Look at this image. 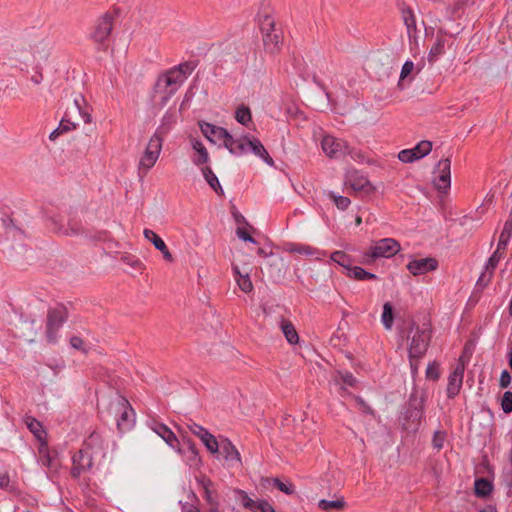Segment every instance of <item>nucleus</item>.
Listing matches in <instances>:
<instances>
[{
  "label": "nucleus",
  "instance_id": "f257e3e1",
  "mask_svg": "<svg viewBox=\"0 0 512 512\" xmlns=\"http://www.w3.org/2000/svg\"><path fill=\"white\" fill-rule=\"evenodd\" d=\"M427 400L426 390L414 387L408 400L401 406L398 422L403 431L415 434L421 426Z\"/></svg>",
  "mask_w": 512,
  "mask_h": 512
},
{
  "label": "nucleus",
  "instance_id": "f03ea898",
  "mask_svg": "<svg viewBox=\"0 0 512 512\" xmlns=\"http://www.w3.org/2000/svg\"><path fill=\"white\" fill-rule=\"evenodd\" d=\"M414 330L415 333L411 338L408 347V354H411L414 357H424L432 337L431 323L428 320L423 322L422 326H418L415 321H411L407 327L408 334L412 333Z\"/></svg>",
  "mask_w": 512,
  "mask_h": 512
},
{
  "label": "nucleus",
  "instance_id": "7ed1b4c3",
  "mask_svg": "<svg viewBox=\"0 0 512 512\" xmlns=\"http://www.w3.org/2000/svg\"><path fill=\"white\" fill-rule=\"evenodd\" d=\"M117 16V10L106 12L95 21L90 33V38L97 45L98 50L106 51L108 49L114 20Z\"/></svg>",
  "mask_w": 512,
  "mask_h": 512
},
{
  "label": "nucleus",
  "instance_id": "20e7f679",
  "mask_svg": "<svg viewBox=\"0 0 512 512\" xmlns=\"http://www.w3.org/2000/svg\"><path fill=\"white\" fill-rule=\"evenodd\" d=\"M401 249L400 243L393 238H383L375 242L363 254V263L369 265L378 258H391Z\"/></svg>",
  "mask_w": 512,
  "mask_h": 512
},
{
  "label": "nucleus",
  "instance_id": "39448f33",
  "mask_svg": "<svg viewBox=\"0 0 512 512\" xmlns=\"http://www.w3.org/2000/svg\"><path fill=\"white\" fill-rule=\"evenodd\" d=\"M68 316V309L63 304L59 303L55 307L48 309L46 320V337L49 343H56L57 332L67 321Z\"/></svg>",
  "mask_w": 512,
  "mask_h": 512
},
{
  "label": "nucleus",
  "instance_id": "423d86ee",
  "mask_svg": "<svg viewBox=\"0 0 512 512\" xmlns=\"http://www.w3.org/2000/svg\"><path fill=\"white\" fill-rule=\"evenodd\" d=\"M181 73L175 68H171L166 73L160 75L156 81L154 90L155 93L163 89L164 96L161 99V104L165 105L170 97L176 92L178 87L183 83Z\"/></svg>",
  "mask_w": 512,
  "mask_h": 512
},
{
  "label": "nucleus",
  "instance_id": "0eeeda50",
  "mask_svg": "<svg viewBox=\"0 0 512 512\" xmlns=\"http://www.w3.org/2000/svg\"><path fill=\"white\" fill-rule=\"evenodd\" d=\"M161 129L162 127L158 128L150 138L145 152L140 159L139 170L143 169L145 173L155 165L160 155L165 134V131H161Z\"/></svg>",
  "mask_w": 512,
  "mask_h": 512
},
{
  "label": "nucleus",
  "instance_id": "6e6552de",
  "mask_svg": "<svg viewBox=\"0 0 512 512\" xmlns=\"http://www.w3.org/2000/svg\"><path fill=\"white\" fill-rule=\"evenodd\" d=\"M215 455L228 469H237L242 465L239 451L228 438H220L219 450Z\"/></svg>",
  "mask_w": 512,
  "mask_h": 512
},
{
  "label": "nucleus",
  "instance_id": "1a4fd4ad",
  "mask_svg": "<svg viewBox=\"0 0 512 512\" xmlns=\"http://www.w3.org/2000/svg\"><path fill=\"white\" fill-rule=\"evenodd\" d=\"M321 146L323 152L329 158L334 159H340L353 152V149L350 148L345 140L330 135L323 137Z\"/></svg>",
  "mask_w": 512,
  "mask_h": 512
},
{
  "label": "nucleus",
  "instance_id": "9d476101",
  "mask_svg": "<svg viewBox=\"0 0 512 512\" xmlns=\"http://www.w3.org/2000/svg\"><path fill=\"white\" fill-rule=\"evenodd\" d=\"M234 493L236 501L252 512H275L273 506L266 500H254L247 494V492L240 489L235 490Z\"/></svg>",
  "mask_w": 512,
  "mask_h": 512
},
{
  "label": "nucleus",
  "instance_id": "9b49d317",
  "mask_svg": "<svg viewBox=\"0 0 512 512\" xmlns=\"http://www.w3.org/2000/svg\"><path fill=\"white\" fill-rule=\"evenodd\" d=\"M92 452L81 448L72 458L71 475L78 478L82 473L88 472L93 467Z\"/></svg>",
  "mask_w": 512,
  "mask_h": 512
},
{
  "label": "nucleus",
  "instance_id": "f8f14e48",
  "mask_svg": "<svg viewBox=\"0 0 512 512\" xmlns=\"http://www.w3.org/2000/svg\"><path fill=\"white\" fill-rule=\"evenodd\" d=\"M431 150L432 142L428 140H422L414 148L400 151L398 154V159L403 163H413L414 161L428 155Z\"/></svg>",
  "mask_w": 512,
  "mask_h": 512
},
{
  "label": "nucleus",
  "instance_id": "ddd939ff",
  "mask_svg": "<svg viewBox=\"0 0 512 512\" xmlns=\"http://www.w3.org/2000/svg\"><path fill=\"white\" fill-rule=\"evenodd\" d=\"M199 127L205 138L213 144L223 141L224 139L231 142V134L223 127L205 121H200Z\"/></svg>",
  "mask_w": 512,
  "mask_h": 512
},
{
  "label": "nucleus",
  "instance_id": "4468645a",
  "mask_svg": "<svg viewBox=\"0 0 512 512\" xmlns=\"http://www.w3.org/2000/svg\"><path fill=\"white\" fill-rule=\"evenodd\" d=\"M439 175L434 178L433 182L439 192H446L451 185V160L445 158L438 163Z\"/></svg>",
  "mask_w": 512,
  "mask_h": 512
},
{
  "label": "nucleus",
  "instance_id": "2eb2a0df",
  "mask_svg": "<svg viewBox=\"0 0 512 512\" xmlns=\"http://www.w3.org/2000/svg\"><path fill=\"white\" fill-rule=\"evenodd\" d=\"M120 417L117 419V428L120 432L129 430L134 424V411L125 398H121L118 403Z\"/></svg>",
  "mask_w": 512,
  "mask_h": 512
},
{
  "label": "nucleus",
  "instance_id": "dca6fc26",
  "mask_svg": "<svg viewBox=\"0 0 512 512\" xmlns=\"http://www.w3.org/2000/svg\"><path fill=\"white\" fill-rule=\"evenodd\" d=\"M51 229L58 234L65 236H78L85 233V229L82 223L76 219H69L67 223V227L62 225L58 220L52 218L51 219Z\"/></svg>",
  "mask_w": 512,
  "mask_h": 512
},
{
  "label": "nucleus",
  "instance_id": "f3484780",
  "mask_svg": "<svg viewBox=\"0 0 512 512\" xmlns=\"http://www.w3.org/2000/svg\"><path fill=\"white\" fill-rule=\"evenodd\" d=\"M406 267L411 274L417 276L436 270L438 268V261L433 257L414 259Z\"/></svg>",
  "mask_w": 512,
  "mask_h": 512
},
{
  "label": "nucleus",
  "instance_id": "a211bd4d",
  "mask_svg": "<svg viewBox=\"0 0 512 512\" xmlns=\"http://www.w3.org/2000/svg\"><path fill=\"white\" fill-rule=\"evenodd\" d=\"M152 430L157 433L171 448L176 449L178 453H185L180 447V440L175 433L165 424L154 422Z\"/></svg>",
  "mask_w": 512,
  "mask_h": 512
},
{
  "label": "nucleus",
  "instance_id": "6ab92c4d",
  "mask_svg": "<svg viewBox=\"0 0 512 512\" xmlns=\"http://www.w3.org/2000/svg\"><path fill=\"white\" fill-rule=\"evenodd\" d=\"M464 370V364L459 363L449 375L447 384V397L449 399H453L458 395L463 383Z\"/></svg>",
  "mask_w": 512,
  "mask_h": 512
},
{
  "label": "nucleus",
  "instance_id": "aec40b11",
  "mask_svg": "<svg viewBox=\"0 0 512 512\" xmlns=\"http://www.w3.org/2000/svg\"><path fill=\"white\" fill-rule=\"evenodd\" d=\"M244 139L247 141V149L249 148L253 154L260 157L268 165H274L272 157L258 138H250L248 135H244Z\"/></svg>",
  "mask_w": 512,
  "mask_h": 512
},
{
  "label": "nucleus",
  "instance_id": "412c9836",
  "mask_svg": "<svg viewBox=\"0 0 512 512\" xmlns=\"http://www.w3.org/2000/svg\"><path fill=\"white\" fill-rule=\"evenodd\" d=\"M143 234H144V237L148 241H150L157 250H159L162 253L163 258L167 262L171 263V262L174 261V258L172 256V254L170 253L168 247L166 246L165 242L163 241V239L158 234H156L151 229H145Z\"/></svg>",
  "mask_w": 512,
  "mask_h": 512
},
{
  "label": "nucleus",
  "instance_id": "4be33fe9",
  "mask_svg": "<svg viewBox=\"0 0 512 512\" xmlns=\"http://www.w3.org/2000/svg\"><path fill=\"white\" fill-rule=\"evenodd\" d=\"M263 44L265 50L270 54H276L281 50L283 44L282 32L274 31V33L265 32L263 36Z\"/></svg>",
  "mask_w": 512,
  "mask_h": 512
},
{
  "label": "nucleus",
  "instance_id": "5701e85b",
  "mask_svg": "<svg viewBox=\"0 0 512 512\" xmlns=\"http://www.w3.org/2000/svg\"><path fill=\"white\" fill-rule=\"evenodd\" d=\"M446 31L439 29L436 36V41L432 45L429 54H428V62L434 63L436 60L445 53V45H446Z\"/></svg>",
  "mask_w": 512,
  "mask_h": 512
},
{
  "label": "nucleus",
  "instance_id": "b1692460",
  "mask_svg": "<svg viewBox=\"0 0 512 512\" xmlns=\"http://www.w3.org/2000/svg\"><path fill=\"white\" fill-rule=\"evenodd\" d=\"M82 448L92 452L94 456L99 454L104 455L103 440L101 435L97 432L91 433L89 437L85 439Z\"/></svg>",
  "mask_w": 512,
  "mask_h": 512
},
{
  "label": "nucleus",
  "instance_id": "393cba45",
  "mask_svg": "<svg viewBox=\"0 0 512 512\" xmlns=\"http://www.w3.org/2000/svg\"><path fill=\"white\" fill-rule=\"evenodd\" d=\"M403 21L407 28V34L410 43L412 41H416L417 39V27H416V18L414 12L411 8H405L402 11Z\"/></svg>",
  "mask_w": 512,
  "mask_h": 512
},
{
  "label": "nucleus",
  "instance_id": "a878e982",
  "mask_svg": "<svg viewBox=\"0 0 512 512\" xmlns=\"http://www.w3.org/2000/svg\"><path fill=\"white\" fill-rule=\"evenodd\" d=\"M345 506L346 502L343 496H336L332 500L321 499L318 502V507L325 512L342 511Z\"/></svg>",
  "mask_w": 512,
  "mask_h": 512
},
{
  "label": "nucleus",
  "instance_id": "bb28decb",
  "mask_svg": "<svg viewBox=\"0 0 512 512\" xmlns=\"http://www.w3.org/2000/svg\"><path fill=\"white\" fill-rule=\"evenodd\" d=\"M231 142L227 139L223 140V146L228 149L231 154L241 155L247 152V141L244 139V136L240 139H235L231 135Z\"/></svg>",
  "mask_w": 512,
  "mask_h": 512
},
{
  "label": "nucleus",
  "instance_id": "cd10ccee",
  "mask_svg": "<svg viewBox=\"0 0 512 512\" xmlns=\"http://www.w3.org/2000/svg\"><path fill=\"white\" fill-rule=\"evenodd\" d=\"M191 143L193 149L198 154L195 158H193V163L197 166L207 163L209 161V154L203 143L197 139H193Z\"/></svg>",
  "mask_w": 512,
  "mask_h": 512
},
{
  "label": "nucleus",
  "instance_id": "c85d7f7f",
  "mask_svg": "<svg viewBox=\"0 0 512 512\" xmlns=\"http://www.w3.org/2000/svg\"><path fill=\"white\" fill-rule=\"evenodd\" d=\"M347 276L357 281L376 280V274L366 271L360 266H351L347 271Z\"/></svg>",
  "mask_w": 512,
  "mask_h": 512
},
{
  "label": "nucleus",
  "instance_id": "c756f323",
  "mask_svg": "<svg viewBox=\"0 0 512 512\" xmlns=\"http://www.w3.org/2000/svg\"><path fill=\"white\" fill-rule=\"evenodd\" d=\"M203 176L209 186L220 196L224 195V191L220 185V182L217 176L214 174L212 169L209 166L202 168Z\"/></svg>",
  "mask_w": 512,
  "mask_h": 512
},
{
  "label": "nucleus",
  "instance_id": "7c9ffc66",
  "mask_svg": "<svg viewBox=\"0 0 512 512\" xmlns=\"http://www.w3.org/2000/svg\"><path fill=\"white\" fill-rule=\"evenodd\" d=\"M73 109L78 111V113L81 115L85 123L91 122V114L89 112L88 105L86 103L85 98L81 94H78L74 98Z\"/></svg>",
  "mask_w": 512,
  "mask_h": 512
},
{
  "label": "nucleus",
  "instance_id": "2f4dec72",
  "mask_svg": "<svg viewBox=\"0 0 512 512\" xmlns=\"http://www.w3.org/2000/svg\"><path fill=\"white\" fill-rule=\"evenodd\" d=\"M281 330L286 338V340L290 344H296L299 341L298 333L295 329L293 323L289 320L282 319L281 321Z\"/></svg>",
  "mask_w": 512,
  "mask_h": 512
},
{
  "label": "nucleus",
  "instance_id": "473e14b6",
  "mask_svg": "<svg viewBox=\"0 0 512 512\" xmlns=\"http://www.w3.org/2000/svg\"><path fill=\"white\" fill-rule=\"evenodd\" d=\"M235 119L238 123L248 127L249 123L252 122V113L248 106L241 104L235 111Z\"/></svg>",
  "mask_w": 512,
  "mask_h": 512
},
{
  "label": "nucleus",
  "instance_id": "72a5a7b5",
  "mask_svg": "<svg viewBox=\"0 0 512 512\" xmlns=\"http://www.w3.org/2000/svg\"><path fill=\"white\" fill-rule=\"evenodd\" d=\"M330 258L333 262L342 266L347 271L349 270V268L352 266V263H353L351 256L348 255L347 253H345L344 251H340V250L334 251L331 254Z\"/></svg>",
  "mask_w": 512,
  "mask_h": 512
},
{
  "label": "nucleus",
  "instance_id": "f704fd0d",
  "mask_svg": "<svg viewBox=\"0 0 512 512\" xmlns=\"http://www.w3.org/2000/svg\"><path fill=\"white\" fill-rule=\"evenodd\" d=\"M25 423H26L28 429L30 430V432H32L37 439L41 440L43 434H45V431H44V428H43V425L41 424V422H39L32 416H26Z\"/></svg>",
  "mask_w": 512,
  "mask_h": 512
},
{
  "label": "nucleus",
  "instance_id": "c9c22d12",
  "mask_svg": "<svg viewBox=\"0 0 512 512\" xmlns=\"http://www.w3.org/2000/svg\"><path fill=\"white\" fill-rule=\"evenodd\" d=\"M286 250L290 253H298L302 255H314L318 252L316 248H313L309 245L296 243H288Z\"/></svg>",
  "mask_w": 512,
  "mask_h": 512
},
{
  "label": "nucleus",
  "instance_id": "e433bc0d",
  "mask_svg": "<svg viewBox=\"0 0 512 512\" xmlns=\"http://www.w3.org/2000/svg\"><path fill=\"white\" fill-rule=\"evenodd\" d=\"M200 440L212 455H215L219 450L220 441H218L209 431L205 432L204 436H202Z\"/></svg>",
  "mask_w": 512,
  "mask_h": 512
},
{
  "label": "nucleus",
  "instance_id": "4c0bfd02",
  "mask_svg": "<svg viewBox=\"0 0 512 512\" xmlns=\"http://www.w3.org/2000/svg\"><path fill=\"white\" fill-rule=\"evenodd\" d=\"M184 451L185 453L181 454L185 456L186 461L190 467H197L199 464H201V457L196 445L191 446V448H186Z\"/></svg>",
  "mask_w": 512,
  "mask_h": 512
},
{
  "label": "nucleus",
  "instance_id": "58836bf2",
  "mask_svg": "<svg viewBox=\"0 0 512 512\" xmlns=\"http://www.w3.org/2000/svg\"><path fill=\"white\" fill-rule=\"evenodd\" d=\"M381 320H382L384 327L387 330H390L392 328V325L394 322V310H393V306L390 302L384 303Z\"/></svg>",
  "mask_w": 512,
  "mask_h": 512
},
{
  "label": "nucleus",
  "instance_id": "ea45409f",
  "mask_svg": "<svg viewBox=\"0 0 512 512\" xmlns=\"http://www.w3.org/2000/svg\"><path fill=\"white\" fill-rule=\"evenodd\" d=\"M76 128V124L63 118L58 126V128H56L55 130H53L50 135H49V139L50 140H55L60 134L64 133V132H68L72 129H75Z\"/></svg>",
  "mask_w": 512,
  "mask_h": 512
},
{
  "label": "nucleus",
  "instance_id": "a19ab883",
  "mask_svg": "<svg viewBox=\"0 0 512 512\" xmlns=\"http://www.w3.org/2000/svg\"><path fill=\"white\" fill-rule=\"evenodd\" d=\"M269 267H270V270H269L270 275L272 277L280 278L283 275L284 268H285L283 258L276 257L275 259H273L270 262Z\"/></svg>",
  "mask_w": 512,
  "mask_h": 512
},
{
  "label": "nucleus",
  "instance_id": "79ce46f5",
  "mask_svg": "<svg viewBox=\"0 0 512 512\" xmlns=\"http://www.w3.org/2000/svg\"><path fill=\"white\" fill-rule=\"evenodd\" d=\"M493 482H474V491L476 496L485 498L489 496L493 490Z\"/></svg>",
  "mask_w": 512,
  "mask_h": 512
},
{
  "label": "nucleus",
  "instance_id": "37998d69",
  "mask_svg": "<svg viewBox=\"0 0 512 512\" xmlns=\"http://www.w3.org/2000/svg\"><path fill=\"white\" fill-rule=\"evenodd\" d=\"M447 438V432L445 430H436L432 437V446L437 451H440L444 447V443Z\"/></svg>",
  "mask_w": 512,
  "mask_h": 512
},
{
  "label": "nucleus",
  "instance_id": "c03bdc74",
  "mask_svg": "<svg viewBox=\"0 0 512 512\" xmlns=\"http://www.w3.org/2000/svg\"><path fill=\"white\" fill-rule=\"evenodd\" d=\"M329 198L333 200L337 208L340 210H346L351 203L348 197L336 195L334 192L329 193Z\"/></svg>",
  "mask_w": 512,
  "mask_h": 512
},
{
  "label": "nucleus",
  "instance_id": "a18cd8bd",
  "mask_svg": "<svg viewBox=\"0 0 512 512\" xmlns=\"http://www.w3.org/2000/svg\"><path fill=\"white\" fill-rule=\"evenodd\" d=\"M236 282L239 289L244 293H250L253 290V283L251 281L249 273L247 272L243 276H240V278Z\"/></svg>",
  "mask_w": 512,
  "mask_h": 512
},
{
  "label": "nucleus",
  "instance_id": "49530a36",
  "mask_svg": "<svg viewBox=\"0 0 512 512\" xmlns=\"http://www.w3.org/2000/svg\"><path fill=\"white\" fill-rule=\"evenodd\" d=\"M502 257H503V252L494 251V253L489 257V259L486 263L485 270L487 272L494 273V271L497 268V265H498L499 261L502 259Z\"/></svg>",
  "mask_w": 512,
  "mask_h": 512
},
{
  "label": "nucleus",
  "instance_id": "de8ad7c7",
  "mask_svg": "<svg viewBox=\"0 0 512 512\" xmlns=\"http://www.w3.org/2000/svg\"><path fill=\"white\" fill-rule=\"evenodd\" d=\"M351 188L355 191H365L370 192L373 190V187L368 179L366 178H359L351 183Z\"/></svg>",
  "mask_w": 512,
  "mask_h": 512
},
{
  "label": "nucleus",
  "instance_id": "09e8293b",
  "mask_svg": "<svg viewBox=\"0 0 512 512\" xmlns=\"http://www.w3.org/2000/svg\"><path fill=\"white\" fill-rule=\"evenodd\" d=\"M440 377L439 364L436 361L429 363L426 369V378L428 380L436 381Z\"/></svg>",
  "mask_w": 512,
  "mask_h": 512
},
{
  "label": "nucleus",
  "instance_id": "8fccbe9b",
  "mask_svg": "<svg viewBox=\"0 0 512 512\" xmlns=\"http://www.w3.org/2000/svg\"><path fill=\"white\" fill-rule=\"evenodd\" d=\"M501 408L506 414L512 412V391L504 392L501 398Z\"/></svg>",
  "mask_w": 512,
  "mask_h": 512
},
{
  "label": "nucleus",
  "instance_id": "3c124183",
  "mask_svg": "<svg viewBox=\"0 0 512 512\" xmlns=\"http://www.w3.org/2000/svg\"><path fill=\"white\" fill-rule=\"evenodd\" d=\"M260 29L262 34L264 35L265 32L274 33V31H278L275 28V22L272 17L265 16L264 19L261 21Z\"/></svg>",
  "mask_w": 512,
  "mask_h": 512
},
{
  "label": "nucleus",
  "instance_id": "603ef678",
  "mask_svg": "<svg viewBox=\"0 0 512 512\" xmlns=\"http://www.w3.org/2000/svg\"><path fill=\"white\" fill-rule=\"evenodd\" d=\"M180 433V447L183 449L191 448V446L196 445L195 442L191 439V437L188 436V432L184 430L183 428H178Z\"/></svg>",
  "mask_w": 512,
  "mask_h": 512
},
{
  "label": "nucleus",
  "instance_id": "864d4df0",
  "mask_svg": "<svg viewBox=\"0 0 512 512\" xmlns=\"http://www.w3.org/2000/svg\"><path fill=\"white\" fill-rule=\"evenodd\" d=\"M195 67H196V65L193 62L187 61V62H183V63L179 64L178 66H176L174 68L176 70H178L179 73H181L182 78L185 79L187 75H190L193 72Z\"/></svg>",
  "mask_w": 512,
  "mask_h": 512
},
{
  "label": "nucleus",
  "instance_id": "5fc2aeb1",
  "mask_svg": "<svg viewBox=\"0 0 512 512\" xmlns=\"http://www.w3.org/2000/svg\"><path fill=\"white\" fill-rule=\"evenodd\" d=\"M186 427L192 434L197 436L199 439L202 438V436H204L205 432H208V430L206 428H204L203 426H201L193 421H190L189 423H187Z\"/></svg>",
  "mask_w": 512,
  "mask_h": 512
},
{
  "label": "nucleus",
  "instance_id": "6e6d98bb",
  "mask_svg": "<svg viewBox=\"0 0 512 512\" xmlns=\"http://www.w3.org/2000/svg\"><path fill=\"white\" fill-rule=\"evenodd\" d=\"M414 69V63L412 61H406L404 65L402 66L401 73H400V80L398 85H401V82H403L413 71Z\"/></svg>",
  "mask_w": 512,
  "mask_h": 512
},
{
  "label": "nucleus",
  "instance_id": "4d7b16f0",
  "mask_svg": "<svg viewBox=\"0 0 512 512\" xmlns=\"http://www.w3.org/2000/svg\"><path fill=\"white\" fill-rule=\"evenodd\" d=\"M339 376H340L341 381L344 384H346L350 387L356 386L357 379L354 377V375L351 372H349V371L339 372Z\"/></svg>",
  "mask_w": 512,
  "mask_h": 512
},
{
  "label": "nucleus",
  "instance_id": "13d9d810",
  "mask_svg": "<svg viewBox=\"0 0 512 512\" xmlns=\"http://www.w3.org/2000/svg\"><path fill=\"white\" fill-rule=\"evenodd\" d=\"M355 400H356V402H357V404L359 406V409L363 413L375 417V411L371 408V406L363 398H361L360 396H357L355 398Z\"/></svg>",
  "mask_w": 512,
  "mask_h": 512
},
{
  "label": "nucleus",
  "instance_id": "bf43d9fd",
  "mask_svg": "<svg viewBox=\"0 0 512 512\" xmlns=\"http://www.w3.org/2000/svg\"><path fill=\"white\" fill-rule=\"evenodd\" d=\"M512 236V215L505 221L503 230L499 237L510 240Z\"/></svg>",
  "mask_w": 512,
  "mask_h": 512
},
{
  "label": "nucleus",
  "instance_id": "052dcab7",
  "mask_svg": "<svg viewBox=\"0 0 512 512\" xmlns=\"http://www.w3.org/2000/svg\"><path fill=\"white\" fill-rule=\"evenodd\" d=\"M275 486L286 494H292L295 492V486L293 482H274Z\"/></svg>",
  "mask_w": 512,
  "mask_h": 512
},
{
  "label": "nucleus",
  "instance_id": "680f3d73",
  "mask_svg": "<svg viewBox=\"0 0 512 512\" xmlns=\"http://www.w3.org/2000/svg\"><path fill=\"white\" fill-rule=\"evenodd\" d=\"M122 260L124 263H126L127 265L131 266L132 268H134L136 270L141 269V267H142V262L135 256H131V255L123 256Z\"/></svg>",
  "mask_w": 512,
  "mask_h": 512
},
{
  "label": "nucleus",
  "instance_id": "e2e57ef3",
  "mask_svg": "<svg viewBox=\"0 0 512 512\" xmlns=\"http://www.w3.org/2000/svg\"><path fill=\"white\" fill-rule=\"evenodd\" d=\"M408 358H409V364H410V369H411V373L412 375H416L417 372H418V368H419V364H420V360L423 358L422 356H412L411 354H408Z\"/></svg>",
  "mask_w": 512,
  "mask_h": 512
},
{
  "label": "nucleus",
  "instance_id": "0e129e2a",
  "mask_svg": "<svg viewBox=\"0 0 512 512\" xmlns=\"http://www.w3.org/2000/svg\"><path fill=\"white\" fill-rule=\"evenodd\" d=\"M236 235L245 242L256 243V240L243 227H237Z\"/></svg>",
  "mask_w": 512,
  "mask_h": 512
},
{
  "label": "nucleus",
  "instance_id": "69168bd1",
  "mask_svg": "<svg viewBox=\"0 0 512 512\" xmlns=\"http://www.w3.org/2000/svg\"><path fill=\"white\" fill-rule=\"evenodd\" d=\"M70 345L76 350H80L84 353H87V349L84 347L83 339L78 336H72L70 338Z\"/></svg>",
  "mask_w": 512,
  "mask_h": 512
},
{
  "label": "nucleus",
  "instance_id": "338daca9",
  "mask_svg": "<svg viewBox=\"0 0 512 512\" xmlns=\"http://www.w3.org/2000/svg\"><path fill=\"white\" fill-rule=\"evenodd\" d=\"M494 273H491V272H487L486 270L480 275V277L478 278L477 280V286H481V287H486L492 277H493Z\"/></svg>",
  "mask_w": 512,
  "mask_h": 512
},
{
  "label": "nucleus",
  "instance_id": "774afa93",
  "mask_svg": "<svg viewBox=\"0 0 512 512\" xmlns=\"http://www.w3.org/2000/svg\"><path fill=\"white\" fill-rule=\"evenodd\" d=\"M511 383V375L507 370H503L500 375L499 385L501 388H507Z\"/></svg>",
  "mask_w": 512,
  "mask_h": 512
}]
</instances>
